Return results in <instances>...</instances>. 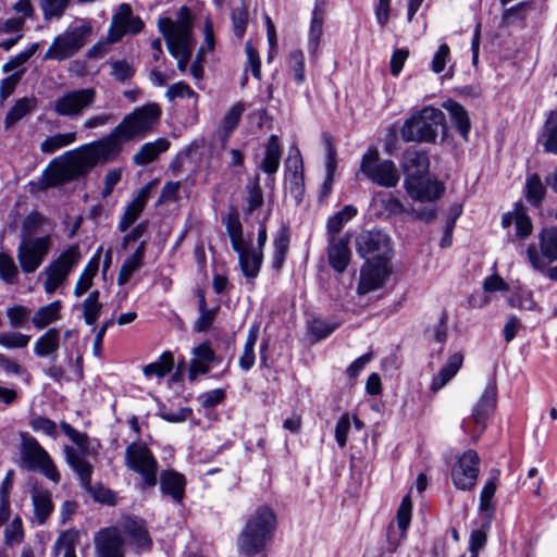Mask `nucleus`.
Returning a JSON list of instances; mask_svg holds the SVG:
<instances>
[{
  "mask_svg": "<svg viewBox=\"0 0 557 557\" xmlns=\"http://www.w3.org/2000/svg\"><path fill=\"white\" fill-rule=\"evenodd\" d=\"M160 115L161 110L156 103L135 109L124 116L107 136L70 150L51 161L42 173V186L45 188L61 186L87 175L97 164H106L114 160L121 153L125 143L143 138L152 131Z\"/></svg>",
  "mask_w": 557,
  "mask_h": 557,
  "instance_id": "obj_1",
  "label": "nucleus"
},
{
  "mask_svg": "<svg viewBox=\"0 0 557 557\" xmlns=\"http://www.w3.org/2000/svg\"><path fill=\"white\" fill-rule=\"evenodd\" d=\"M158 28L164 37L169 52L177 59V69L186 72L195 45L190 10L187 7L180 8L176 21L170 17L159 18Z\"/></svg>",
  "mask_w": 557,
  "mask_h": 557,
  "instance_id": "obj_2",
  "label": "nucleus"
},
{
  "mask_svg": "<svg viewBox=\"0 0 557 557\" xmlns=\"http://www.w3.org/2000/svg\"><path fill=\"white\" fill-rule=\"evenodd\" d=\"M276 527V517L268 506L259 507L247 520L237 539L242 554L252 557L261 553L271 541Z\"/></svg>",
  "mask_w": 557,
  "mask_h": 557,
  "instance_id": "obj_3",
  "label": "nucleus"
},
{
  "mask_svg": "<svg viewBox=\"0 0 557 557\" xmlns=\"http://www.w3.org/2000/svg\"><path fill=\"white\" fill-rule=\"evenodd\" d=\"M444 113L437 108L428 106L406 120L400 128V136L405 141L434 143L437 138V129L444 125Z\"/></svg>",
  "mask_w": 557,
  "mask_h": 557,
  "instance_id": "obj_4",
  "label": "nucleus"
},
{
  "mask_svg": "<svg viewBox=\"0 0 557 557\" xmlns=\"http://www.w3.org/2000/svg\"><path fill=\"white\" fill-rule=\"evenodd\" d=\"M21 437V467L28 471H38L49 480L58 483L60 473L47 450L28 433L22 432Z\"/></svg>",
  "mask_w": 557,
  "mask_h": 557,
  "instance_id": "obj_5",
  "label": "nucleus"
},
{
  "mask_svg": "<svg viewBox=\"0 0 557 557\" xmlns=\"http://www.w3.org/2000/svg\"><path fill=\"white\" fill-rule=\"evenodd\" d=\"M359 171L372 183L393 188L397 186L400 174L392 160L381 159L376 147H369L363 153Z\"/></svg>",
  "mask_w": 557,
  "mask_h": 557,
  "instance_id": "obj_6",
  "label": "nucleus"
},
{
  "mask_svg": "<svg viewBox=\"0 0 557 557\" xmlns=\"http://www.w3.org/2000/svg\"><path fill=\"white\" fill-rule=\"evenodd\" d=\"M91 34V26L84 24L57 36L47 49L44 59L63 61L73 57Z\"/></svg>",
  "mask_w": 557,
  "mask_h": 557,
  "instance_id": "obj_7",
  "label": "nucleus"
},
{
  "mask_svg": "<svg viewBox=\"0 0 557 557\" xmlns=\"http://www.w3.org/2000/svg\"><path fill=\"white\" fill-rule=\"evenodd\" d=\"M496 403L497 385L495 381H490L472 409L470 422L463 424L465 432L471 434L473 441H476L485 430L487 420L495 411Z\"/></svg>",
  "mask_w": 557,
  "mask_h": 557,
  "instance_id": "obj_8",
  "label": "nucleus"
},
{
  "mask_svg": "<svg viewBox=\"0 0 557 557\" xmlns=\"http://www.w3.org/2000/svg\"><path fill=\"white\" fill-rule=\"evenodd\" d=\"M357 252L367 262L387 261L391 257V239L382 231H363L356 237Z\"/></svg>",
  "mask_w": 557,
  "mask_h": 557,
  "instance_id": "obj_9",
  "label": "nucleus"
},
{
  "mask_svg": "<svg viewBox=\"0 0 557 557\" xmlns=\"http://www.w3.org/2000/svg\"><path fill=\"white\" fill-rule=\"evenodd\" d=\"M50 248L51 238L49 235L22 239L16 252L21 270L26 274L34 273L42 264Z\"/></svg>",
  "mask_w": 557,
  "mask_h": 557,
  "instance_id": "obj_10",
  "label": "nucleus"
},
{
  "mask_svg": "<svg viewBox=\"0 0 557 557\" xmlns=\"http://www.w3.org/2000/svg\"><path fill=\"white\" fill-rule=\"evenodd\" d=\"M94 88L69 90L59 96L53 102V112L58 116L76 117L89 109L96 101Z\"/></svg>",
  "mask_w": 557,
  "mask_h": 557,
  "instance_id": "obj_11",
  "label": "nucleus"
},
{
  "mask_svg": "<svg viewBox=\"0 0 557 557\" xmlns=\"http://www.w3.org/2000/svg\"><path fill=\"white\" fill-rule=\"evenodd\" d=\"M79 259V248L73 245L61 252V255L45 269L47 275L45 290L47 294H53L55 289L64 283L71 270L77 264Z\"/></svg>",
  "mask_w": 557,
  "mask_h": 557,
  "instance_id": "obj_12",
  "label": "nucleus"
},
{
  "mask_svg": "<svg viewBox=\"0 0 557 557\" xmlns=\"http://www.w3.org/2000/svg\"><path fill=\"white\" fill-rule=\"evenodd\" d=\"M540 251L534 245L527 248V258L534 270L543 271L557 260V227H547L539 234Z\"/></svg>",
  "mask_w": 557,
  "mask_h": 557,
  "instance_id": "obj_13",
  "label": "nucleus"
},
{
  "mask_svg": "<svg viewBox=\"0 0 557 557\" xmlns=\"http://www.w3.org/2000/svg\"><path fill=\"white\" fill-rule=\"evenodd\" d=\"M125 459L127 467L139 473L147 485H156L157 461L145 445L136 443L131 444L126 448Z\"/></svg>",
  "mask_w": 557,
  "mask_h": 557,
  "instance_id": "obj_14",
  "label": "nucleus"
},
{
  "mask_svg": "<svg viewBox=\"0 0 557 557\" xmlns=\"http://www.w3.org/2000/svg\"><path fill=\"white\" fill-rule=\"evenodd\" d=\"M480 457L473 449H468L457 458L451 468V480L456 488L470 491L475 486L479 476Z\"/></svg>",
  "mask_w": 557,
  "mask_h": 557,
  "instance_id": "obj_15",
  "label": "nucleus"
},
{
  "mask_svg": "<svg viewBox=\"0 0 557 557\" xmlns=\"http://www.w3.org/2000/svg\"><path fill=\"white\" fill-rule=\"evenodd\" d=\"M412 503L409 495L405 496L397 509L395 521L387 527L386 550L395 553L406 537L411 521Z\"/></svg>",
  "mask_w": 557,
  "mask_h": 557,
  "instance_id": "obj_16",
  "label": "nucleus"
},
{
  "mask_svg": "<svg viewBox=\"0 0 557 557\" xmlns=\"http://www.w3.org/2000/svg\"><path fill=\"white\" fill-rule=\"evenodd\" d=\"M94 544L97 557H124V539L115 527L98 531Z\"/></svg>",
  "mask_w": 557,
  "mask_h": 557,
  "instance_id": "obj_17",
  "label": "nucleus"
},
{
  "mask_svg": "<svg viewBox=\"0 0 557 557\" xmlns=\"http://www.w3.org/2000/svg\"><path fill=\"white\" fill-rule=\"evenodd\" d=\"M405 189L411 199L429 202L438 199L445 187L437 181L405 180Z\"/></svg>",
  "mask_w": 557,
  "mask_h": 557,
  "instance_id": "obj_18",
  "label": "nucleus"
},
{
  "mask_svg": "<svg viewBox=\"0 0 557 557\" xmlns=\"http://www.w3.org/2000/svg\"><path fill=\"white\" fill-rule=\"evenodd\" d=\"M367 263V267L362 268L361 270L360 281L357 287V290L360 295H366L380 288L388 274L386 261Z\"/></svg>",
  "mask_w": 557,
  "mask_h": 557,
  "instance_id": "obj_19",
  "label": "nucleus"
},
{
  "mask_svg": "<svg viewBox=\"0 0 557 557\" xmlns=\"http://www.w3.org/2000/svg\"><path fill=\"white\" fill-rule=\"evenodd\" d=\"M351 250L349 248V236L329 238L327 259L334 271L343 273L349 264Z\"/></svg>",
  "mask_w": 557,
  "mask_h": 557,
  "instance_id": "obj_20",
  "label": "nucleus"
},
{
  "mask_svg": "<svg viewBox=\"0 0 557 557\" xmlns=\"http://www.w3.org/2000/svg\"><path fill=\"white\" fill-rule=\"evenodd\" d=\"M430 168V161L424 151L408 149L404 153L403 169L406 180H421Z\"/></svg>",
  "mask_w": 557,
  "mask_h": 557,
  "instance_id": "obj_21",
  "label": "nucleus"
},
{
  "mask_svg": "<svg viewBox=\"0 0 557 557\" xmlns=\"http://www.w3.org/2000/svg\"><path fill=\"white\" fill-rule=\"evenodd\" d=\"M153 183L146 184L137 196L129 202L119 224L121 232H125L138 219L149 199Z\"/></svg>",
  "mask_w": 557,
  "mask_h": 557,
  "instance_id": "obj_22",
  "label": "nucleus"
},
{
  "mask_svg": "<svg viewBox=\"0 0 557 557\" xmlns=\"http://www.w3.org/2000/svg\"><path fill=\"white\" fill-rule=\"evenodd\" d=\"M234 250L238 253L239 264L244 275L248 278L257 277L262 263V252H257L248 243L244 244L239 249Z\"/></svg>",
  "mask_w": 557,
  "mask_h": 557,
  "instance_id": "obj_23",
  "label": "nucleus"
},
{
  "mask_svg": "<svg viewBox=\"0 0 557 557\" xmlns=\"http://www.w3.org/2000/svg\"><path fill=\"white\" fill-rule=\"evenodd\" d=\"M132 8L127 3L119 5L116 13L112 16L111 25L108 30V42L115 44L127 34V26L131 18Z\"/></svg>",
  "mask_w": 557,
  "mask_h": 557,
  "instance_id": "obj_24",
  "label": "nucleus"
},
{
  "mask_svg": "<svg viewBox=\"0 0 557 557\" xmlns=\"http://www.w3.org/2000/svg\"><path fill=\"white\" fill-rule=\"evenodd\" d=\"M462 363L463 355L461 352L453 354L433 379L430 387L431 391L437 392L444 387L457 374Z\"/></svg>",
  "mask_w": 557,
  "mask_h": 557,
  "instance_id": "obj_25",
  "label": "nucleus"
},
{
  "mask_svg": "<svg viewBox=\"0 0 557 557\" xmlns=\"http://www.w3.org/2000/svg\"><path fill=\"white\" fill-rule=\"evenodd\" d=\"M169 147L170 141L165 138H158L154 141L146 143L134 154L133 161L137 165H147L157 160L162 152L169 149Z\"/></svg>",
  "mask_w": 557,
  "mask_h": 557,
  "instance_id": "obj_26",
  "label": "nucleus"
},
{
  "mask_svg": "<svg viewBox=\"0 0 557 557\" xmlns=\"http://www.w3.org/2000/svg\"><path fill=\"white\" fill-rule=\"evenodd\" d=\"M34 516L38 524H44L53 511L51 494L47 490L34 487L30 492Z\"/></svg>",
  "mask_w": 557,
  "mask_h": 557,
  "instance_id": "obj_27",
  "label": "nucleus"
},
{
  "mask_svg": "<svg viewBox=\"0 0 557 557\" xmlns=\"http://www.w3.org/2000/svg\"><path fill=\"white\" fill-rule=\"evenodd\" d=\"M443 107L449 113L450 119L462 139L468 141L471 122L467 110L454 100L445 101Z\"/></svg>",
  "mask_w": 557,
  "mask_h": 557,
  "instance_id": "obj_28",
  "label": "nucleus"
},
{
  "mask_svg": "<svg viewBox=\"0 0 557 557\" xmlns=\"http://www.w3.org/2000/svg\"><path fill=\"white\" fill-rule=\"evenodd\" d=\"M160 487L163 494L170 495L173 500L181 503L184 498L185 479L175 471H165L161 474Z\"/></svg>",
  "mask_w": 557,
  "mask_h": 557,
  "instance_id": "obj_29",
  "label": "nucleus"
},
{
  "mask_svg": "<svg viewBox=\"0 0 557 557\" xmlns=\"http://www.w3.org/2000/svg\"><path fill=\"white\" fill-rule=\"evenodd\" d=\"M282 149L276 135H271L268 139L263 159L259 165L265 174L272 175L280 168Z\"/></svg>",
  "mask_w": 557,
  "mask_h": 557,
  "instance_id": "obj_30",
  "label": "nucleus"
},
{
  "mask_svg": "<svg viewBox=\"0 0 557 557\" xmlns=\"http://www.w3.org/2000/svg\"><path fill=\"white\" fill-rule=\"evenodd\" d=\"M64 451H65L66 460H67L69 465L78 474L83 486L86 490L91 491V487H90L91 472H92L91 465L82 455H79L74 448H72L70 446H66L64 448Z\"/></svg>",
  "mask_w": 557,
  "mask_h": 557,
  "instance_id": "obj_31",
  "label": "nucleus"
},
{
  "mask_svg": "<svg viewBox=\"0 0 557 557\" xmlns=\"http://www.w3.org/2000/svg\"><path fill=\"white\" fill-rule=\"evenodd\" d=\"M38 106V100L35 97H23L15 101L14 106L9 110L4 117V127L11 128L14 124L21 121L24 116L33 112Z\"/></svg>",
  "mask_w": 557,
  "mask_h": 557,
  "instance_id": "obj_32",
  "label": "nucleus"
},
{
  "mask_svg": "<svg viewBox=\"0 0 557 557\" xmlns=\"http://www.w3.org/2000/svg\"><path fill=\"white\" fill-rule=\"evenodd\" d=\"M60 346V332L55 327L49 329L35 343L34 352L38 357L55 358V352Z\"/></svg>",
  "mask_w": 557,
  "mask_h": 557,
  "instance_id": "obj_33",
  "label": "nucleus"
},
{
  "mask_svg": "<svg viewBox=\"0 0 557 557\" xmlns=\"http://www.w3.org/2000/svg\"><path fill=\"white\" fill-rule=\"evenodd\" d=\"M323 22L324 11L322 7L317 4L312 12V18L308 37V50L313 58H315L318 54V49L323 33Z\"/></svg>",
  "mask_w": 557,
  "mask_h": 557,
  "instance_id": "obj_34",
  "label": "nucleus"
},
{
  "mask_svg": "<svg viewBox=\"0 0 557 557\" xmlns=\"http://www.w3.org/2000/svg\"><path fill=\"white\" fill-rule=\"evenodd\" d=\"M145 257V243H140V245L137 247V249L134 251L133 255H131L128 258L125 259L123 262L119 275H117V284L120 286L126 284L132 275L140 269L143 265V260Z\"/></svg>",
  "mask_w": 557,
  "mask_h": 557,
  "instance_id": "obj_35",
  "label": "nucleus"
},
{
  "mask_svg": "<svg viewBox=\"0 0 557 557\" xmlns=\"http://www.w3.org/2000/svg\"><path fill=\"white\" fill-rule=\"evenodd\" d=\"M272 268L281 270L289 248V230L283 225L273 240Z\"/></svg>",
  "mask_w": 557,
  "mask_h": 557,
  "instance_id": "obj_36",
  "label": "nucleus"
},
{
  "mask_svg": "<svg viewBox=\"0 0 557 557\" xmlns=\"http://www.w3.org/2000/svg\"><path fill=\"white\" fill-rule=\"evenodd\" d=\"M61 301L54 300L47 306L40 307L32 318L34 326L42 330L50 323L60 319Z\"/></svg>",
  "mask_w": 557,
  "mask_h": 557,
  "instance_id": "obj_37",
  "label": "nucleus"
},
{
  "mask_svg": "<svg viewBox=\"0 0 557 557\" xmlns=\"http://www.w3.org/2000/svg\"><path fill=\"white\" fill-rule=\"evenodd\" d=\"M123 531L137 547L145 548L150 546L151 540L140 521L127 519L123 522Z\"/></svg>",
  "mask_w": 557,
  "mask_h": 557,
  "instance_id": "obj_38",
  "label": "nucleus"
},
{
  "mask_svg": "<svg viewBox=\"0 0 557 557\" xmlns=\"http://www.w3.org/2000/svg\"><path fill=\"white\" fill-rule=\"evenodd\" d=\"M174 367V358L170 351L163 352L159 359L143 368V373L147 377L156 376L163 379Z\"/></svg>",
  "mask_w": 557,
  "mask_h": 557,
  "instance_id": "obj_39",
  "label": "nucleus"
},
{
  "mask_svg": "<svg viewBox=\"0 0 557 557\" xmlns=\"http://www.w3.org/2000/svg\"><path fill=\"white\" fill-rule=\"evenodd\" d=\"M99 297L100 292L95 289L82 302L83 317L87 325H94L99 319L100 312L103 308Z\"/></svg>",
  "mask_w": 557,
  "mask_h": 557,
  "instance_id": "obj_40",
  "label": "nucleus"
},
{
  "mask_svg": "<svg viewBox=\"0 0 557 557\" xmlns=\"http://www.w3.org/2000/svg\"><path fill=\"white\" fill-rule=\"evenodd\" d=\"M258 335H259V326L258 325H253L252 327L249 329L247 337H246V342H245V345L243 348V354L238 360L239 367L244 371H248L249 369H251V367L255 363V359H256L255 345L257 343Z\"/></svg>",
  "mask_w": 557,
  "mask_h": 557,
  "instance_id": "obj_41",
  "label": "nucleus"
},
{
  "mask_svg": "<svg viewBox=\"0 0 557 557\" xmlns=\"http://www.w3.org/2000/svg\"><path fill=\"white\" fill-rule=\"evenodd\" d=\"M99 265L98 256L92 258L88 264L84 268L82 271L75 287H74V295L76 297H81L84 295L92 285L94 276L97 274Z\"/></svg>",
  "mask_w": 557,
  "mask_h": 557,
  "instance_id": "obj_42",
  "label": "nucleus"
},
{
  "mask_svg": "<svg viewBox=\"0 0 557 557\" xmlns=\"http://www.w3.org/2000/svg\"><path fill=\"white\" fill-rule=\"evenodd\" d=\"M546 194V186L539 174L528 176L525 182V198L533 206H540Z\"/></svg>",
  "mask_w": 557,
  "mask_h": 557,
  "instance_id": "obj_43",
  "label": "nucleus"
},
{
  "mask_svg": "<svg viewBox=\"0 0 557 557\" xmlns=\"http://www.w3.org/2000/svg\"><path fill=\"white\" fill-rule=\"evenodd\" d=\"M76 140V133H58L53 136L47 137L40 144V151L45 154H51L57 150L73 144Z\"/></svg>",
  "mask_w": 557,
  "mask_h": 557,
  "instance_id": "obj_44",
  "label": "nucleus"
},
{
  "mask_svg": "<svg viewBox=\"0 0 557 557\" xmlns=\"http://www.w3.org/2000/svg\"><path fill=\"white\" fill-rule=\"evenodd\" d=\"M357 213L355 207L348 205L345 206L341 211L331 216L327 221V233L329 236H336L343 228V226L351 220Z\"/></svg>",
  "mask_w": 557,
  "mask_h": 557,
  "instance_id": "obj_45",
  "label": "nucleus"
},
{
  "mask_svg": "<svg viewBox=\"0 0 557 557\" xmlns=\"http://www.w3.org/2000/svg\"><path fill=\"white\" fill-rule=\"evenodd\" d=\"M224 224L233 249H239L246 242L243 238V230L238 215L235 212L230 213L224 220Z\"/></svg>",
  "mask_w": 557,
  "mask_h": 557,
  "instance_id": "obj_46",
  "label": "nucleus"
},
{
  "mask_svg": "<svg viewBox=\"0 0 557 557\" xmlns=\"http://www.w3.org/2000/svg\"><path fill=\"white\" fill-rule=\"evenodd\" d=\"M497 488L496 478L490 479L483 486L480 495V510L487 513L488 520L494 511L493 497Z\"/></svg>",
  "mask_w": 557,
  "mask_h": 557,
  "instance_id": "obj_47",
  "label": "nucleus"
},
{
  "mask_svg": "<svg viewBox=\"0 0 557 557\" xmlns=\"http://www.w3.org/2000/svg\"><path fill=\"white\" fill-rule=\"evenodd\" d=\"M70 0H40L39 5L45 20L59 18L69 7Z\"/></svg>",
  "mask_w": 557,
  "mask_h": 557,
  "instance_id": "obj_48",
  "label": "nucleus"
},
{
  "mask_svg": "<svg viewBox=\"0 0 557 557\" xmlns=\"http://www.w3.org/2000/svg\"><path fill=\"white\" fill-rule=\"evenodd\" d=\"M18 275V269L13 258L7 252H0V278L7 284H13Z\"/></svg>",
  "mask_w": 557,
  "mask_h": 557,
  "instance_id": "obj_49",
  "label": "nucleus"
},
{
  "mask_svg": "<svg viewBox=\"0 0 557 557\" xmlns=\"http://www.w3.org/2000/svg\"><path fill=\"white\" fill-rule=\"evenodd\" d=\"M244 110H245L244 104L242 102H238L235 106H233L230 109V111L225 114L223 122H222V128L224 132V140H226L228 138L230 134L238 125Z\"/></svg>",
  "mask_w": 557,
  "mask_h": 557,
  "instance_id": "obj_50",
  "label": "nucleus"
},
{
  "mask_svg": "<svg viewBox=\"0 0 557 557\" xmlns=\"http://www.w3.org/2000/svg\"><path fill=\"white\" fill-rule=\"evenodd\" d=\"M288 65L294 74V81L302 84L306 81L305 75V55L301 50H294L288 58Z\"/></svg>",
  "mask_w": 557,
  "mask_h": 557,
  "instance_id": "obj_51",
  "label": "nucleus"
},
{
  "mask_svg": "<svg viewBox=\"0 0 557 557\" xmlns=\"http://www.w3.org/2000/svg\"><path fill=\"white\" fill-rule=\"evenodd\" d=\"M450 48L447 44L440 45L431 61V71L434 74H441L445 71L446 65L450 62Z\"/></svg>",
  "mask_w": 557,
  "mask_h": 557,
  "instance_id": "obj_52",
  "label": "nucleus"
},
{
  "mask_svg": "<svg viewBox=\"0 0 557 557\" xmlns=\"http://www.w3.org/2000/svg\"><path fill=\"white\" fill-rule=\"evenodd\" d=\"M543 147L546 152L557 154V122L548 119L543 128Z\"/></svg>",
  "mask_w": 557,
  "mask_h": 557,
  "instance_id": "obj_53",
  "label": "nucleus"
},
{
  "mask_svg": "<svg viewBox=\"0 0 557 557\" xmlns=\"http://www.w3.org/2000/svg\"><path fill=\"white\" fill-rule=\"evenodd\" d=\"M447 321L448 317L446 312H443L438 322L425 330V336L429 339H433L437 343L444 344L447 339Z\"/></svg>",
  "mask_w": 557,
  "mask_h": 557,
  "instance_id": "obj_54",
  "label": "nucleus"
},
{
  "mask_svg": "<svg viewBox=\"0 0 557 557\" xmlns=\"http://www.w3.org/2000/svg\"><path fill=\"white\" fill-rule=\"evenodd\" d=\"M23 524L22 520L16 517L4 530V541L9 546H14L23 541Z\"/></svg>",
  "mask_w": 557,
  "mask_h": 557,
  "instance_id": "obj_55",
  "label": "nucleus"
},
{
  "mask_svg": "<svg viewBox=\"0 0 557 557\" xmlns=\"http://www.w3.org/2000/svg\"><path fill=\"white\" fill-rule=\"evenodd\" d=\"M29 341L30 336L22 333H0V345L5 348H24Z\"/></svg>",
  "mask_w": 557,
  "mask_h": 557,
  "instance_id": "obj_56",
  "label": "nucleus"
},
{
  "mask_svg": "<svg viewBox=\"0 0 557 557\" xmlns=\"http://www.w3.org/2000/svg\"><path fill=\"white\" fill-rule=\"evenodd\" d=\"M248 13L244 7L232 11L233 32L237 38H243L247 27Z\"/></svg>",
  "mask_w": 557,
  "mask_h": 557,
  "instance_id": "obj_57",
  "label": "nucleus"
},
{
  "mask_svg": "<svg viewBox=\"0 0 557 557\" xmlns=\"http://www.w3.org/2000/svg\"><path fill=\"white\" fill-rule=\"evenodd\" d=\"M29 425L35 432H42L48 436L57 437V424L46 417L33 418Z\"/></svg>",
  "mask_w": 557,
  "mask_h": 557,
  "instance_id": "obj_58",
  "label": "nucleus"
},
{
  "mask_svg": "<svg viewBox=\"0 0 557 557\" xmlns=\"http://www.w3.org/2000/svg\"><path fill=\"white\" fill-rule=\"evenodd\" d=\"M165 96L168 97V99L170 101L175 98H184V97L194 98L195 100H197V98H198L197 94L189 87V85H187L184 82H178V83L171 85L168 88Z\"/></svg>",
  "mask_w": 557,
  "mask_h": 557,
  "instance_id": "obj_59",
  "label": "nucleus"
},
{
  "mask_svg": "<svg viewBox=\"0 0 557 557\" xmlns=\"http://www.w3.org/2000/svg\"><path fill=\"white\" fill-rule=\"evenodd\" d=\"M490 521H487L482 529L472 531L470 535V552L471 557H478L479 550L483 548L486 544L487 536L485 528L488 527Z\"/></svg>",
  "mask_w": 557,
  "mask_h": 557,
  "instance_id": "obj_60",
  "label": "nucleus"
},
{
  "mask_svg": "<svg viewBox=\"0 0 557 557\" xmlns=\"http://www.w3.org/2000/svg\"><path fill=\"white\" fill-rule=\"evenodd\" d=\"M29 315V310L24 306H13L7 309V317L10 321L11 326H22Z\"/></svg>",
  "mask_w": 557,
  "mask_h": 557,
  "instance_id": "obj_61",
  "label": "nucleus"
},
{
  "mask_svg": "<svg viewBox=\"0 0 557 557\" xmlns=\"http://www.w3.org/2000/svg\"><path fill=\"white\" fill-rule=\"evenodd\" d=\"M245 51L247 54V62L252 75L257 79H261V61L258 51L253 48L250 40L245 44Z\"/></svg>",
  "mask_w": 557,
  "mask_h": 557,
  "instance_id": "obj_62",
  "label": "nucleus"
},
{
  "mask_svg": "<svg viewBox=\"0 0 557 557\" xmlns=\"http://www.w3.org/2000/svg\"><path fill=\"white\" fill-rule=\"evenodd\" d=\"M259 180V176H257L253 185L248 190V212L255 211L256 209L260 208L263 203V193Z\"/></svg>",
  "mask_w": 557,
  "mask_h": 557,
  "instance_id": "obj_63",
  "label": "nucleus"
},
{
  "mask_svg": "<svg viewBox=\"0 0 557 557\" xmlns=\"http://www.w3.org/2000/svg\"><path fill=\"white\" fill-rule=\"evenodd\" d=\"M134 74V70L126 61H114L111 64V75L119 82H125Z\"/></svg>",
  "mask_w": 557,
  "mask_h": 557,
  "instance_id": "obj_64",
  "label": "nucleus"
}]
</instances>
